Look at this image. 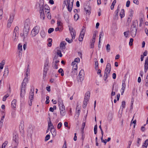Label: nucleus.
I'll return each instance as SVG.
<instances>
[{
	"label": "nucleus",
	"instance_id": "nucleus-1",
	"mask_svg": "<svg viewBox=\"0 0 148 148\" xmlns=\"http://www.w3.org/2000/svg\"><path fill=\"white\" fill-rule=\"evenodd\" d=\"M27 81V79L25 77L22 83L21 89L20 93V96L22 98L24 97L25 93L26 86Z\"/></svg>",
	"mask_w": 148,
	"mask_h": 148
},
{
	"label": "nucleus",
	"instance_id": "nucleus-2",
	"mask_svg": "<svg viewBox=\"0 0 148 148\" xmlns=\"http://www.w3.org/2000/svg\"><path fill=\"white\" fill-rule=\"evenodd\" d=\"M138 24V22L137 20H135L133 21V23L132 25L131 26L130 29V32L132 36L134 38V37L136 34V31L137 30V27L136 26V23Z\"/></svg>",
	"mask_w": 148,
	"mask_h": 148
},
{
	"label": "nucleus",
	"instance_id": "nucleus-3",
	"mask_svg": "<svg viewBox=\"0 0 148 148\" xmlns=\"http://www.w3.org/2000/svg\"><path fill=\"white\" fill-rule=\"evenodd\" d=\"M111 69V66L110 64L109 63H107L104 71V74L103 76V79L105 81L106 80L109 76Z\"/></svg>",
	"mask_w": 148,
	"mask_h": 148
},
{
	"label": "nucleus",
	"instance_id": "nucleus-4",
	"mask_svg": "<svg viewBox=\"0 0 148 148\" xmlns=\"http://www.w3.org/2000/svg\"><path fill=\"white\" fill-rule=\"evenodd\" d=\"M73 0H64V7L65 5L67 8L68 11L71 12L72 9Z\"/></svg>",
	"mask_w": 148,
	"mask_h": 148
},
{
	"label": "nucleus",
	"instance_id": "nucleus-5",
	"mask_svg": "<svg viewBox=\"0 0 148 148\" xmlns=\"http://www.w3.org/2000/svg\"><path fill=\"white\" fill-rule=\"evenodd\" d=\"M90 93L89 91H87L85 94L83 105V107L84 108L86 107L87 104V102L90 98Z\"/></svg>",
	"mask_w": 148,
	"mask_h": 148
},
{
	"label": "nucleus",
	"instance_id": "nucleus-6",
	"mask_svg": "<svg viewBox=\"0 0 148 148\" xmlns=\"http://www.w3.org/2000/svg\"><path fill=\"white\" fill-rule=\"evenodd\" d=\"M29 28H27L24 27L23 30V34H21V36L23 37V38L24 41L27 36L29 31Z\"/></svg>",
	"mask_w": 148,
	"mask_h": 148
},
{
	"label": "nucleus",
	"instance_id": "nucleus-7",
	"mask_svg": "<svg viewBox=\"0 0 148 148\" xmlns=\"http://www.w3.org/2000/svg\"><path fill=\"white\" fill-rule=\"evenodd\" d=\"M39 27L38 26H35L31 32V35L32 37L35 36L39 32Z\"/></svg>",
	"mask_w": 148,
	"mask_h": 148
},
{
	"label": "nucleus",
	"instance_id": "nucleus-8",
	"mask_svg": "<svg viewBox=\"0 0 148 148\" xmlns=\"http://www.w3.org/2000/svg\"><path fill=\"white\" fill-rule=\"evenodd\" d=\"M14 15L13 13L11 14L10 15V18L8 19L7 23V26L9 28L11 25V24L13 22Z\"/></svg>",
	"mask_w": 148,
	"mask_h": 148
},
{
	"label": "nucleus",
	"instance_id": "nucleus-9",
	"mask_svg": "<svg viewBox=\"0 0 148 148\" xmlns=\"http://www.w3.org/2000/svg\"><path fill=\"white\" fill-rule=\"evenodd\" d=\"M86 31L85 27L84 26L82 28V30L80 33L79 40L80 41H82L83 40V38L84 37V35Z\"/></svg>",
	"mask_w": 148,
	"mask_h": 148
},
{
	"label": "nucleus",
	"instance_id": "nucleus-10",
	"mask_svg": "<svg viewBox=\"0 0 148 148\" xmlns=\"http://www.w3.org/2000/svg\"><path fill=\"white\" fill-rule=\"evenodd\" d=\"M13 141L15 143L14 146L12 148H16L18 144V136L17 134H15L13 137Z\"/></svg>",
	"mask_w": 148,
	"mask_h": 148
},
{
	"label": "nucleus",
	"instance_id": "nucleus-11",
	"mask_svg": "<svg viewBox=\"0 0 148 148\" xmlns=\"http://www.w3.org/2000/svg\"><path fill=\"white\" fill-rule=\"evenodd\" d=\"M84 70L83 69L81 70L79 72L78 78L79 79V81L80 82L82 81L84 79Z\"/></svg>",
	"mask_w": 148,
	"mask_h": 148
},
{
	"label": "nucleus",
	"instance_id": "nucleus-12",
	"mask_svg": "<svg viewBox=\"0 0 148 148\" xmlns=\"http://www.w3.org/2000/svg\"><path fill=\"white\" fill-rule=\"evenodd\" d=\"M61 115L62 116H64L66 114L65 107L64 105L59 106Z\"/></svg>",
	"mask_w": 148,
	"mask_h": 148
},
{
	"label": "nucleus",
	"instance_id": "nucleus-13",
	"mask_svg": "<svg viewBox=\"0 0 148 148\" xmlns=\"http://www.w3.org/2000/svg\"><path fill=\"white\" fill-rule=\"evenodd\" d=\"M5 115V112L3 111L1 113V117L0 120V127L1 128L3 126V120Z\"/></svg>",
	"mask_w": 148,
	"mask_h": 148
},
{
	"label": "nucleus",
	"instance_id": "nucleus-14",
	"mask_svg": "<svg viewBox=\"0 0 148 148\" xmlns=\"http://www.w3.org/2000/svg\"><path fill=\"white\" fill-rule=\"evenodd\" d=\"M70 32L72 37V39H74L75 38L76 33L75 30L72 28H69Z\"/></svg>",
	"mask_w": 148,
	"mask_h": 148
},
{
	"label": "nucleus",
	"instance_id": "nucleus-15",
	"mask_svg": "<svg viewBox=\"0 0 148 148\" xmlns=\"http://www.w3.org/2000/svg\"><path fill=\"white\" fill-rule=\"evenodd\" d=\"M30 21L29 19H26L25 22L24 24V27L27 28L29 29V27L30 25Z\"/></svg>",
	"mask_w": 148,
	"mask_h": 148
},
{
	"label": "nucleus",
	"instance_id": "nucleus-16",
	"mask_svg": "<svg viewBox=\"0 0 148 148\" xmlns=\"http://www.w3.org/2000/svg\"><path fill=\"white\" fill-rule=\"evenodd\" d=\"M34 90L31 89L29 92V99L31 101H33V96L34 95Z\"/></svg>",
	"mask_w": 148,
	"mask_h": 148
},
{
	"label": "nucleus",
	"instance_id": "nucleus-17",
	"mask_svg": "<svg viewBox=\"0 0 148 148\" xmlns=\"http://www.w3.org/2000/svg\"><path fill=\"white\" fill-rule=\"evenodd\" d=\"M148 69V57L145 60V63L144 71L146 73Z\"/></svg>",
	"mask_w": 148,
	"mask_h": 148
},
{
	"label": "nucleus",
	"instance_id": "nucleus-18",
	"mask_svg": "<svg viewBox=\"0 0 148 148\" xmlns=\"http://www.w3.org/2000/svg\"><path fill=\"white\" fill-rule=\"evenodd\" d=\"M120 9V7L119 5L117 8L115 12V16L114 18V19L115 20L117 19H118V16L119 14V12Z\"/></svg>",
	"mask_w": 148,
	"mask_h": 148
},
{
	"label": "nucleus",
	"instance_id": "nucleus-19",
	"mask_svg": "<svg viewBox=\"0 0 148 148\" xmlns=\"http://www.w3.org/2000/svg\"><path fill=\"white\" fill-rule=\"evenodd\" d=\"M44 3L43 2L41 1L40 3L39 4V12H44Z\"/></svg>",
	"mask_w": 148,
	"mask_h": 148
},
{
	"label": "nucleus",
	"instance_id": "nucleus-20",
	"mask_svg": "<svg viewBox=\"0 0 148 148\" xmlns=\"http://www.w3.org/2000/svg\"><path fill=\"white\" fill-rule=\"evenodd\" d=\"M9 73V70H8V66H6L5 68V70L4 71V74L3 75V76L4 77H6L8 75Z\"/></svg>",
	"mask_w": 148,
	"mask_h": 148
},
{
	"label": "nucleus",
	"instance_id": "nucleus-21",
	"mask_svg": "<svg viewBox=\"0 0 148 148\" xmlns=\"http://www.w3.org/2000/svg\"><path fill=\"white\" fill-rule=\"evenodd\" d=\"M50 132L53 136H55L56 135V131L54 127H51L50 129Z\"/></svg>",
	"mask_w": 148,
	"mask_h": 148
},
{
	"label": "nucleus",
	"instance_id": "nucleus-22",
	"mask_svg": "<svg viewBox=\"0 0 148 148\" xmlns=\"http://www.w3.org/2000/svg\"><path fill=\"white\" fill-rule=\"evenodd\" d=\"M18 34H13L12 38L14 42H15L17 41L18 38Z\"/></svg>",
	"mask_w": 148,
	"mask_h": 148
},
{
	"label": "nucleus",
	"instance_id": "nucleus-23",
	"mask_svg": "<svg viewBox=\"0 0 148 148\" xmlns=\"http://www.w3.org/2000/svg\"><path fill=\"white\" fill-rule=\"evenodd\" d=\"M11 105L12 108L15 109L16 106V99H14L12 102Z\"/></svg>",
	"mask_w": 148,
	"mask_h": 148
},
{
	"label": "nucleus",
	"instance_id": "nucleus-24",
	"mask_svg": "<svg viewBox=\"0 0 148 148\" xmlns=\"http://www.w3.org/2000/svg\"><path fill=\"white\" fill-rule=\"evenodd\" d=\"M11 115L12 118H14L15 117L16 115L15 109L14 108L12 110Z\"/></svg>",
	"mask_w": 148,
	"mask_h": 148
},
{
	"label": "nucleus",
	"instance_id": "nucleus-25",
	"mask_svg": "<svg viewBox=\"0 0 148 148\" xmlns=\"http://www.w3.org/2000/svg\"><path fill=\"white\" fill-rule=\"evenodd\" d=\"M48 64H49L48 62L47 61H46L45 64L43 71H45V70H46V71H48V69H49Z\"/></svg>",
	"mask_w": 148,
	"mask_h": 148
},
{
	"label": "nucleus",
	"instance_id": "nucleus-26",
	"mask_svg": "<svg viewBox=\"0 0 148 148\" xmlns=\"http://www.w3.org/2000/svg\"><path fill=\"white\" fill-rule=\"evenodd\" d=\"M124 10L123 9H122L120 13V16L121 18L125 16Z\"/></svg>",
	"mask_w": 148,
	"mask_h": 148
},
{
	"label": "nucleus",
	"instance_id": "nucleus-27",
	"mask_svg": "<svg viewBox=\"0 0 148 148\" xmlns=\"http://www.w3.org/2000/svg\"><path fill=\"white\" fill-rule=\"evenodd\" d=\"M101 134L102 135V136L101 138V141L102 143H104L105 144H106L107 143V142L105 140H106V139H105V140H103V130H101Z\"/></svg>",
	"mask_w": 148,
	"mask_h": 148
},
{
	"label": "nucleus",
	"instance_id": "nucleus-28",
	"mask_svg": "<svg viewBox=\"0 0 148 148\" xmlns=\"http://www.w3.org/2000/svg\"><path fill=\"white\" fill-rule=\"evenodd\" d=\"M66 43L65 42V41H63L61 42L60 43V48H62V49H64L65 48V45Z\"/></svg>",
	"mask_w": 148,
	"mask_h": 148
},
{
	"label": "nucleus",
	"instance_id": "nucleus-29",
	"mask_svg": "<svg viewBox=\"0 0 148 148\" xmlns=\"http://www.w3.org/2000/svg\"><path fill=\"white\" fill-rule=\"evenodd\" d=\"M58 103L59 106L64 105L63 103L62 100L61 98H59L58 99Z\"/></svg>",
	"mask_w": 148,
	"mask_h": 148
},
{
	"label": "nucleus",
	"instance_id": "nucleus-30",
	"mask_svg": "<svg viewBox=\"0 0 148 148\" xmlns=\"http://www.w3.org/2000/svg\"><path fill=\"white\" fill-rule=\"evenodd\" d=\"M103 31L101 32L100 33L99 35V45L101 42V36H103Z\"/></svg>",
	"mask_w": 148,
	"mask_h": 148
},
{
	"label": "nucleus",
	"instance_id": "nucleus-31",
	"mask_svg": "<svg viewBox=\"0 0 148 148\" xmlns=\"http://www.w3.org/2000/svg\"><path fill=\"white\" fill-rule=\"evenodd\" d=\"M40 36L41 37L43 38H44L46 36L45 32L44 30H42L40 32Z\"/></svg>",
	"mask_w": 148,
	"mask_h": 148
},
{
	"label": "nucleus",
	"instance_id": "nucleus-32",
	"mask_svg": "<svg viewBox=\"0 0 148 148\" xmlns=\"http://www.w3.org/2000/svg\"><path fill=\"white\" fill-rule=\"evenodd\" d=\"M18 27L17 26H16L14 29L13 34H18Z\"/></svg>",
	"mask_w": 148,
	"mask_h": 148
},
{
	"label": "nucleus",
	"instance_id": "nucleus-33",
	"mask_svg": "<svg viewBox=\"0 0 148 148\" xmlns=\"http://www.w3.org/2000/svg\"><path fill=\"white\" fill-rule=\"evenodd\" d=\"M5 64V61L4 60H3L0 63V69H2L3 68L4 65Z\"/></svg>",
	"mask_w": 148,
	"mask_h": 148
},
{
	"label": "nucleus",
	"instance_id": "nucleus-34",
	"mask_svg": "<svg viewBox=\"0 0 148 148\" xmlns=\"http://www.w3.org/2000/svg\"><path fill=\"white\" fill-rule=\"evenodd\" d=\"M40 18L42 20H44L45 19V15L44 12H40Z\"/></svg>",
	"mask_w": 148,
	"mask_h": 148
},
{
	"label": "nucleus",
	"instance_id": "nucleus-35",
	"mask_svg": "<svg viewBox=\"0 0 148 148\" xmlns=\"http://www.w3.org/2000/svg\"><path fill=\"white\" fill-rule=\"evenodd\" d=\"M122 86L121 90H125V88L126 85L125 81L124 80L123 81Z\"/></svg>",
	"mask_w": 148,
	"mask_h": 148
},
{
	"label": "nucleus",
	"instance_id": "nucleus-36",
	"mask_svg": "<svg viewBox=\"0 0 148 148\" xmlns=\"http://www.w3.org/2000/svg\"><path fill=\"white\" fill-rule=\"evenodd\" d=\"M134 12L133 10H131L129 12V17H131L132 18L133 15V14Z\"/></svg>",
	"mask_w": 148,
	"mask_h": 148
},
{
	"label": "nucleus",
	"instance_id": "nucleus-37",
	"mask_svg": "<svg viewBox=\"0 0 148 148\" xmlns=\"http://www.w3.org/2000/svg\"><path fill=\"white\" fill-rule=\"evenodd\" d=\"M57 56H59L60 57H61L62 56V55L61 53V51L60 50H57L56 52Z\"/></svg>",
	"mask_w": 148,
	"mask_h": 148
},
{
	"label": "nucleus",
	"instance_id": "nucleus-38",
	"mask_svg": "<svg viewBox=\"0 0 148 148\" xmlns=\"http://www.w3.org/2000/svg\"><path fill=\"white\" fill-rule=\"evenodd\" d=\"M116 0H114L113 1V2H112V4L110 8H111V10H112L113 9L114 6L115 5V4L116 3Z\"/></svg>",
	"mask_w": 148,
	"mask_h": 148
},
{
	"label": "nucleus",
	"instance_id": "nucleus-39",
	"mask_svg": "<svg viewBox=\"0 0 148 148\" xmlns=\"http://www.w3.org/2000/svg\"><path fill=\"white\" fill-rule=\"evenodd\" d=\"M58 71L59 73H61V75L62 76H63L64 75V72L62 68H60L58 70Z\"/></svg>",
	"mask_w": 148,
	"mask_h": 148
},
{
	"label": "nucleus",
	"instance_id": "nucleus-40",
	"mask_svg": "<svg viewBox=\"0 0 148 148\" xmlns=\"http://www.w3.org/2000/svg\"><path fill=\"white\" fill-rule=\"evenodd\" d=\"M125 102L124 101H123L121 105V107L122 110H123L125 107Z\"/></svg>",
	"mask_w": 148,
	"mask_h": 148
},
{
	"label": "nucleus",
	"instance_id": "nucleus-41",
	"mask_svg": "<svg viewBox=\"0 0 148 148\" xmlns=\"http://www.w3.org/2000/svg\"><path fill=\"white\" fill-rule=\"evenodd\" d=\"M18 49L19 50V53L21 52V51H22V45L21 44H18Z\"/></svg>",
	"mask_w": 148,
	"mask_h": 148
},
{
	"label": "nucleus",
	"instance_id": "nucleus-42",
	"mask_svg": "<svg viewBox=\"0 0 148 148\" xmlns=\"http://www.w3.org/2000/svg\"><path fill=\"white\" fill-rule=\"evenodd\" d=\"M48 41H49V42L48 44V46L49 47L51 46L52 45L51 42L52 41L51 39L49 38V39H48Z\"/></svg>",
	"mask_w": 148,
	"mask_h": 148
},
{
	"label": "nucleus",
	"instance_id": "nucleus-43",
	"mask_svg": "<svg viewBox=\"0 0 148 148\" xmlns=\"http://www.w3.org/2000/svg\"><path fill=\"white\" fill-rule=\"evenodd\" d=\"M49 120H50V119H49ZM54 127V126L53 125V124H52L51 121L50 120V121L48 123V127Z\"/></svg>",
	"mask_w": 148,
	"mask_h": 148
},
{
	"label": "nucleus",
	"instance_id": "nucleus-44",
	"mask_svg": "<svg viewBox=\"0 0 148 148\" xmlns=\"http://www.w3.org/2000/svg\"><path fill=\"white\" fill-rule=\"evenodd\" d=\"M84 10H91V8L89 5H85L84 6Z\"/></svg>",
	"mask_w": 148,
	"mask_h": 148
},
{
	"label": "nucleus",
	"instance_id": "nucleus-45",
	"mask_svg": "<svg viewBox=\"0 0 148 148\" xmlns=\"http://www.w3.org/2000/svg\"><path fill=\"white\" fill-rule=\"evenodd\" d=\"M58 64H55L54 63V62L52 64V67H53L55 69H58Z\"/></svg>",
	"mask_w": 148,
	"mask_h": 148
},
{
	"label": "nucleus",
	"instance_id": "nucleus-46",
	"mask_svg": "<svg viewBox=\"0 0 148 148\" xmlns=\"http://www.w3.org/2000/svg\"><path fill=\"white\" fill-rule=\"evenodd\" d=\"M97 125H95L94 127V132L95 134H97Z\"/></svg>",
	"mask_w": 148,
	"mask_h": 148
},
{
	"label": "nucleus",
	"instance_id": "nucleus-47",
	"mask_svg": "<svg viewBox=\"0 0 148 148\" xmlns=\"http://www.w3.org/2000/svg\"><path fill=\"white\" fill-rule=\"evenodd\" d=\"M8 142L7 141H5L3 144L1 148H5V147L6 145L8 144Z\"/></svg>",
	"mask_w": 148,
	"mask_h": 148
},
{
	"label": "nucleus",
	"instance_id": "nucleus-48",
	"mask_svg": "<svg viewBox=\"0 0 148 148\" xmlns=\"http://www.w3.org/2000/svg\"><path fill=\"white\" fill-rule=\"evenodd\" d=\"M106 49L107 51V52H109L110 49V46L109 44H108L107 45L106 47Z\"/></svg>",
	"mask_w": 148,
	"mask_h": 148
},
{
	"label": "nucleus",
	"instance_id": "nucleus-49",
	"mask_svg": "<svg viewBox=\"0 0 148 148\" xmlns=\"http://www.w3.org/2000/svg\"><path fill=\"white\" fill-rule=\"evenodd\" d=\"M3 11L2 9L0 10V20H1L3 17Z\"/></svg>",
	"mask_w": 148,
	"mask_h": 148
},
{
	"label": "nucleus",
	"instance_id": "nucleus-50",
	"mask_svg": "<svg viewBox=\"0 0 148 148\" xmlns=\"http://www.w3.org/2000/svg\"><path fill=\"white\" fill-rule=\"evenodd\" d=\"M145 86L147 87L148 86V75L147 76L145 79Z\"/></svg>",
	"mask_w": 148,
	"mask_h": 148
},
{
	"label": "nucleus",
	"instance_id": "nucleus-51",
	"mask_svg": "<svg viewBox=\"0 0 148 148\" xmlns=\"http://www.w3.org/2000/svg\"><path fill=\"white\" fill-rule=\"evenodd\" d=\"M9 96V95L8 94H7L6 95H5L3 98V101H5L6 100V98L8 97Z\"/></svg>",
	"mask_w": 148,
	"mask_h": 148
},
{
	"label": "nucleus",
	"instance_id": "nucleus-52",
	"mask_svg": "<svg viewBox=\"0 0 148 148\" xmlns=\"http://www.w3.org/2000/svg\"><path fill=\"white\" fill-rule=\"evenodd\" d=\"M132 18L131 17H128L127 18V23L129 24L131 22Z\"/></svg>",
	"mask_w": 148,
	"mask_h": 148
},
{
	"label": "nucleus",
	"instance_id": "nucleus-53",
	"mask_svg": "<svg viewBox=\"0 0 148 148\" xmlns=\"http://www.w3.org/2000/svg\"><path fill=\"white\" fill-rule=\"evenodd\" d=\"M79 16L78 14H75L74 16V19L75 20L77 21L78 19Z\"/></svg>",
	"mask_w": 148,
	"mask_h": 148
},
{
	"label": "nucleus",
	"instance_id": "nucleus-54",
	"mask_svg": "<svg viewBox=\"0 0 148 148\" xmlns=\"http://www.w3.org/2000/svg\"><path fill=\"white\" fill-rule=\"evenodd\" d=\"M54 30L53 28H51L49 29L48 30V33L49 34H50Z\"/></svg>",
	"mask_w": 148,
	"mask_h": 148
},
{
	"label": "nucleus",
	"instance_id": "nucleus-55",
	"mask_svg": "<svg viewBox=\"0 0 148 148\" xmlns=\"http://www.w3.org/2000/svg\"><path fill=\"white\" fill-rule=\"evenodd\" d=\"M44 8L45 10H50V8L47 4H45V5Z\"/></svg>",
	"mask_w": 148,
	"mask_h": 148
},
{
	"label": "nucleus",
	"instance_id": "nucleus-56",
	"mask_svg": "<svg viewBox=\"0 0 148 148\" xmlns=\"http://www.w3.org/2000/svg\"><path fill=\"white\" fill-rule=\"evenodd\" d=\"M134 40L133 38H131L130 39V41L129 42V45L130 46H132V42H133Z\"/></svg>",
	"mask_w": 148,
	"mask_h": 148
},
{
	"label": "nucleus",
	"instance_id": "nucleus-57",
	"mask_svg": "<svg viewBox=\"0 0 148 148\" xmlns=\"http://www.w3.org/2000/svg\"><path fill=\"white\" fill-rule=\"evenodd\" d=\"M47 13L48 14L47 15V18L48 19H50L51 18V14L50 13V11H49L47 12Z\"/></svg>",
	"mask_w": 148,
	"mask_h": 148
},
{
	"label": "nucleus",
	"instance_id": "nucleus-58",
	"mask_svg": "<svg viewBox=\"0 0 148 148\" xmlns=\"http://www.w3.org/2000/svg\"><path fill=\"white\" fill-rule=\"evenodd\" d=\"M50 138V136L48 134V135H47L45 137V141L48 140H49V139Z\"/></svg>",
	"mask_w": 148,
	"mask_h": 148
},
{
	"label": "nucleus",
	"instance_id": "nucleus-59",
	"mask_svg": "<svg viewBox=\"0 0 148 148\" xmlns=\"http://www.w3.org/2000/svg\"><path fill=\"white\" fill-rule=\"evenodd\" d=\"M62 30V29L61 28H59L58 27H56L55 29V31L56 32L59 31L60 32H61Z\"/></svg>",
	"mask_w": 148,
	"mask_h": 148
},
{
	"label": "nucleus",
	"instance_id": "nucleus-60",
	"mask_svg": "<svg viewBox=\"0 0 148 148\" xmlns=\"http://www.w3.org/2000/svg\"><path fill=\"white\" fill-rule=\"evenodd\" d=\"M141 139L140 138H138L137 141V145L138 147H139V145H140V141Z\"/></svg>",
	"mask_w": 148,
	"mask_h": 148
},
{
	"label": "nucleus",
	"instance_id": "nucleus-61",
	"mask_svg": "<svg viewBox=\"0 0 148 148\" xmlns=\"http://www.w3.org/2000/svg\"><path fill=\"white\" fill-rule=\"evenodd\" d=\"M144 19V16H142L139 18L140 22L141 23H143Z\"/></svg>",
	"mask_w": 148,
	"mask_h": 148
},
{
	"label": "nucleus",
	"instance_id": "nucleus-62",
	"mask_svg": "<svg viewBox=\"0 0 148 148\" xmlns=\"http://www.w3.org/2000/svg\"><path fill=\"white\" fill-rule=\"evenodd\" d=\"M72 39H69L68 38H66V41H67V42H68L69 43H71L72 41H73V40H72Z\"/></svg>",
	"mask_w": 148,
	"mask_h": 148
},
{
	"label": "nucleus",
	"instance_id": "nucleus-63",
	"mask_svg": "<svg viewBox=\"0 0 148 148\" xmlns=\"http://www.w3.org/2000/svg\"><path fill=\"white\" fill-rule=\"evenodd\" d=\"M77 65H75V66H73L72 69L74 71V70H77Z\"/></svg>",
	"mask_w": 148,
	"mask_h": 148
},
{
	"label": "nucleus",
	"instance_id": "nucleus-64",
	"mask_svg": "<svg viewBox=\"0 0 148 148\" xmlns=\"http://www.w3.org/2000/svg\"><path fill=\"white\" fill-rule=\"evenodd\" d=\"M143 145H144L145 146L147 147L148 145V139H146L145 140V143H143Z\"/></svg>",
	"mask_w": 148,
	"mask_h": 148
}]
</instances>
